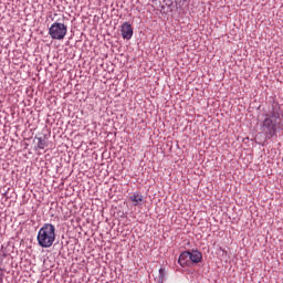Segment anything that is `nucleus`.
I'll use <instances>...</instances> for the list:
<instances>
[{
  "instance_id": "423d86ee",
  "label": "nucleus",
  "mask_w": 283,
  "mask_h": 283,
  "mask_svg": "<svg viewBox=\"0 0 283 283\" xmlns=\"http://www.w3.org/2000/svg\"><path fill=\"white\" fill-rule=\"evenodd\" d=\"M178 262L180 266H189L190 259H189V251H185L179 255Z\"/></svg>"
},
{
  "instance_id": "1a4fd4ad",
  "label": "nucleus",
  "mask_w": 283,
  "mask_h": 283,
  "mask_svg": "<svg viewBox=\"0 0 283 283\" xmlns=\"http://www.w3.org/2000/svg\"><path fill=\"white\" fill-rule=\"evenodd\" d=\"M159 277H160V280L165 279V269H163V268L159 269Z\"/></svg>"
},
{
  "instance_id": "0eeeda50",
  "label": "nucleus",
  "mask_w": 283,
  "mask_h": 283,
  "mask_svg": "<svg viewBox=\"0 0 283 283\" xmlns=\"http://www.w3.org/2000/svg\"><path fill=\"white\" fill-rule=\"evenodd\" d=\"M129 200L134 203V207H138L143 205V195L138 192H134L130 197Z\"/></svg>"
},
{
  "instance_id": "6e6552de",
  "label": "nucleus",
  "mask_w": 283,
  "mask_h": 283,
  "mask_svg": "<svg viewBox=\"0 0 283 283\" xmlns=\"http://www.w3.org/2000/svg\"><path fill=\"white\" fill-rule=\"evenodd\" d=\"M35 140H38V145H36L38 149H45V147L48 145L45 143V138H43V137H35Z\"/></svg>"
},
{
  "instance_id": "9d476101",
  "label": "nucleus",
  "mask_w": 283,
  "mask_h": 283,
  "mask_svg": "<svg viewBox=\"0 0 283 283\" xmlns=\"http://www.w3.org/2000/svg\"><path fill=\"white\" fill-rule=\"evenodd\" d=\"M164 3H166L167 8H171L174 6V1L171 0H164Z\"/></svg>"
},
{
  "instance_id": "39448f33",
  "label": "nucleus",
  "mask_w": 283,
  "mask_h": 283,
  "mask_svg": "<svg viewBox=\"0 0 283 283\" xmlns=\"http://www.w3.org/2000/svg\"><path fill=\"white\" fill-rule=\"evenodd\" d=\"M188 255L190 263L192 262V264H200V262H202V252L198 250L189 251Z\"/></svg>"
},
{
  "instance_id": "f257e3e1",
  "label": "nucleus",
  "mask_w": 283,
  "mask_h": 283,
  "mask_svg": "<svg viewBox=\"0 0 283 283\" xmlns=\"http://www.w3.org/2000/svg\"><path fill=\"white\" fill-rule=\"evenodd\" d=\"M282 118V108H280L279 104H273L260 125L261 132L265 135L268 140H271V138L277 134V127H280Z\"/></svg>"
},
{
  "instance_id": "7ed1b4c3",
  "label": "nucleus",
  "mask_w": 283,
  "mask_h": 283,
  "mask_svg": "<svg viewBox=\"0 0 283 283\" xmlns=\"http://www.w3.org/2000/svg\"><path fill=\"white\" fill-rule=\"evenodd\" d=\"M49 35L55 41H63V39H65L67 35V27L65 23L54 22L49 28Z\"/></svg>"
},
{
  "instance_id": "20e7f679",
  "label": "nucleus",
  "mask_w": 283,
  "mask_h": 283,
  "mask_svg": "<svg viewBox=\"0 0 283 283\" xmlns=\"http://www.w3.org/2000/svg\"><path fill=\"white\" fill-rule=\"evenodd\" d=\"M120 33L123 39L129 41V39L134 36V28H132V24L129 22H124L120 27Z\"/></svg>"
},
{
  "instance_id": "9b49d317",
  "label": "nucleus",
  "mask_w": 283,
  "mask_h": 283,
  "mask_svg": "<svg viewBox=\"0 0 283 283\" xmlns=\"http://www.w3.org/2000/svg\"><path fill=\"white\" fill-rule=\"evenodd\" d=\"M4 276H6V273L3 272V269L0 268V283H3Z\"/></svg>"
},
{
  "instance_id": "f03ea898",
  "label": "nucleus",
  "mask_w": 283,
  "mask_h": 283,
  "mask_svg": "<svg viewBox=\"0 0 283 283\" xmlns=\"http://www.w3.org/2000/svg\"><path fill=\"white\" fill-rule=\"evenodd\" d=\"M38 244L42 249H50L56 240V227L52 223H44L38 232Z\"/></svg>"
}]
</instances>
